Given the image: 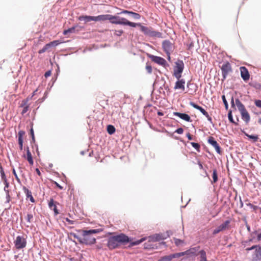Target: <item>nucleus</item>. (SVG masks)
I'll return each instance as SVG.
<instances>
[{
  "mask_svg": "<svg viewBox=\"0 0 261 261\" xmlns=\"http://www.w3.org/2000/svg\"><path fill=\"white\" fill-rule=\"evenodd\" d=\"M48 206L51 210H53L55 215L59 214V213L57 210L56 204L53 198L50 199L48 202Z\"/></svg>",
  "mask_w": 261,
  "mask_h": 261,
  "instance_id": "nucleus-21",
  "label": "nucleus"
},
{
  "mask_svg": "<svg viewBox=\"0 0 261 261\" xmlns=\"http://www.w3.org/2000/svg\"><path fill=\"white\" fill-rule=\"evenodd\" d=\"M222 231H223L222 229H221V228L220 227V226H219L218 227H217L216 229H215L213 230V234L214 235H215Z\"/></svg>",
  "mask_w": 261,
  "mask_h": 261,
  "instance_id": "nucleus-44",
  "label": "nucleus"
},
{
  "mask_svg": "<svg viewBox=\"0 0 261 261\" xmlns=\"http://www.w3.org/2000/svg\"><path fill=\"white\" fill-rule=\"evenodd\" d=\"M74 30H75V28L74 27H72V28H69V29H68L67 30H64V32H63V34L64 35H66L68 33H71L74 32Z\"/></svg>",
  "mask_w": 261,
  "mask_h": 261,
  "instance_id": "nucleus-36",
  "label": "nucleus"
},
{
  "mask_svg": "<svg viewBox=\"0 0 261 261\" xmlns=\"http://www.w3.org/2000/svg\"><path fill=\"white\" fill-rule=\"evenodd\" d=\"M15 246L17 249H20L25 247L27 245V241L22 236H17L14 242Z\"/></svg>",
  "mask_w": 261,
  "mask_h": 261,
  "instance_id": "nucleus-7",
  "label": "nucleus"
},
{
  "mask_svg": "<svg viewBox=\"0 0 261 261\" xmlns=\"http://www.w3.org/2000/svg\"><path fill=\"white\" fill-rule=\"evenodd\" d=\"M29 101V97H28L27 98L22 100L21 103L20 105V107L24 108L25 107H29L30 105L28 104V102Z\"/></svg>",
  "mask_w": 261,
  "mask_h": 261,
  "instance_id": "nucleus-32",
  "label": "nucleus"
},
{
  "mask_svg": "<svg viewBox=\"0 0 261 261\" xmlns=\"http://www.w3.org/2000/svg\"><path fill=\"white\" fill-rule=\"evenodd\" d=\"M110 14H103L94 16V21H103L109 20Z\"/></svg>",
  "mask_w": 261,
  "mask_h": 261,
  "instance_id": "nucleus-19",
  "label": "nucleus"
},
{
  "mask_svg": "<svg viewBox=\"0 0 261 261\" xmlns=\"http://www.w3.org/2000/svg\"><path fill=\"white\" fill-rule=\"evenodd\" d=\"M33 219V216L31 214H28L27 216L26 220L29 223H31Z\"/></svg>",
  "mask_w": 261,
  "mask_h": 261,
  "instance_id": "nucleus-43",
  "label": "nucleus"
},
{
  "mask_svg": "<svg viewBox=\"0 0 261 261\" xmlns=\"http://www.w3.org/2000/svg\"><path fill=\"white\" fill-rule=\"evenodd\" d=\"M4 184H5V187H4V190L7 193V195H6V197H7V201L8 202H9L10 201V194H9V191L8 190H7V189H8L9 187V183L8 182V180H6V181H3Z\"/></svg>",
  "mask_w": 261,
  "mask_h": 261,
  "instance_id": "nucleus-26",
  "label": "nucleus"
},
{
  "mask_svg": "<svg viewBox=\"0 0 261 261\" xmlns=\"http://www.w3.org/2000/svg\"><path fill=\"white\" fill-rule=\"evenodd\" d=\"M130 15H132L133 17L135 19H139L141 17L140 15L139 14L134 12L133 11H131V13Z\"/></svg>",
  "mask_w": 261,
  "mask_h": 261,
  "instance_id": "nucleus-37",
  "label": "nucleus"
},
{
  "mask_svg": "<svg viewBox=\"0 0 261 261\" xmlns=\"http://www.w3.org/2000/svg\"><path fill=\"white\" fill-rule=\"evenodd\" d=\"M173 115L178 116L181 119H183L187 122H192L190 117L187 114L181 113L179 112H173Z\"/></svg>",
  "mask_w": 261,
  "mask_h": 261,
  "instance_id": "nucleus-18",
  "label": "nucleus"
},
{
  "mask_svg": "<svg viewBox=\"0 0 261 261\" xmlns=\"http://www.w3.org/2000/svg\"><path fill=\"white\" fill-rule=\"evenodd\" d=\"M246 205L249 206L250 208H252L254 212H256V210L259 208V207L258 206L254 205L251 203H246Z\"/></svg>",
  "mask_w": 261,
  "mask_h": 261,
  "instance_id": "nucleus-38",
  "label": "nucleus"
},
{
  "mask_svg": "<svg viewBox=\"0 0 261 261\" xmlns=\"http://www.w3.org/2000/svg\"><path fill=\"white\" fill-rule=\"evenodd\" d=\"M107 246L110 250L118 248L114 237L111 236L108 238Z\"/></svg>",
  "mask_w": 261,
  "mask_h": 261,
  "instance_id": "nucleus-12",
  "label": "nucleus"
},
{
  "mask_svg": "<svg viewBox=\"0 0 261 261\" xmlns=\"http://www.w3.org/2000/svg\"><path fill=\"white\" fill-rule=\"evenodd\" d=\"M185 80L184 79H179L175 83L174 89L175 90L176 89H180L182 91H184L185 90Z\"/></svg>",
  "mask_w": 261,
  "mask_h": 261,
  "instance_id": "nucleus-17",
  "label": "nucleus"
},
{
  "mask_svg": "<svg viewBox=\"0 0 261 261\" xmlns=\"http://www.w3.org/2000/svg\"><path fill=\"white\" fill-rule=\"evenodd\" d=\"M222 100H223V103H224V105H225V108H226V109H228V103H227V101H226V98H225V95H222Z\"/></svg>",
  "mask_w": 261,
  "mask_h": 261,
  "instance_id": "nucleus-48",
  "label": "nucleus"
},
{
  "mask_svg": "<svg viewBox=\"0 0 261 261\" xmlns=\"http://www.w3.org/2000/svg\"><path fill=\"white\" fill-rule=\"evenodd\" d=\"M255 105L256 107L261 108V100H255Z\"/></svg>",
  "mask_w": 261,
  "mask_h": 261,
  "instance_id": "nucleus-51",
  "label": "nucleus"
},
{
  "mask_svg": "<svg viewBox=\"0 0 261 261\" xmlns=\"http://www.w3.org/2000/svg\"><path fill=\"white\" fill-rule=\"evenodd\" d=\"M212 177H213V181H212V183H216L218 181V175H217V171L216 169H214L213 170V174H212Z\"/></svg>",
  "mask_w": 261,
  "mask_h": 261,
  "instance_id": "nucleus-31",
  "label": "nucleus"
},
{
  "mask_svg": "<svg viewBox=\"0 0 261 261\" xmlns=\"http://www.w3.org/2000/svg\"><path fill=\"white\" fill-rule=\"evenodd\" d=\"M119 19H120V17L114 16L110 14V19L109 21L112 24H119L118 23H115L117 22H119Z\"/></svg>",
  "mask_w": 261,
  "mask_h": 261,
  "instance_id": "nucleus-29",
  "label": "nucleus"
},
{
  "mask_svg": "<svg viewBox=\"0 0 261 261\" xmlns=\"http://www.w3.org/2000/svg\"><path fill=\"white\" fill-rule=\"evenodd\" d=\"M124 33L123 31L122 30H115L114 34L115 36H120L122 35V34Z\"/></svg>",
  "mask_w": 261,
  "mask_h": 261,
  "instance_id": "nucleus-40",
  "label": "nucleus"
},
{
  "mask_svg": "<svg viewBox=\"0 0 261 261\" xmlns=\"http://www.w3.org/2000/svg\"><path fill=\"white\" fill-rule=\"evenodd\" d=\"M175 133H177V134H182L184 132V129L183 128H182L181 127L180 128H178V129H177L175 132Z\"/></svg>",
  "mask_w": 261,
  "mask_h": 261,
  "instance_id": "nucleus-53",
  "label": "nucleus"
},
{
  "mask_svg": "<svg viewBox=\"0 0 261 261\" xmlns=\"http://www.w3.org/2000/svg\"><path fill=\"white\" fill-rule=\"evenodd\" d=\"M174 242L176 246H179L184 243L182 240L178 239H174Z\"/></svg>",
  "mask_w": 261,
  "mask_h": 261,
  "instance_id": "nucleus-46",
  "label": "nucleus"
},
{
  "mask_svg": "<svg viewBox=\"0 0 261 261\" xmlns=\"http://www.w3.org/2000/svg\"><path fill=\"white\" fill-rule=\"evenodd\" d=\"M131 13V11L126 10H122L120 12L118 13V14H129L130 15Z\"/></svg>",
  "mask_w": 261,
  "mask_h": 261,
  "instance_id": "nucleus-49",
  "label": "nucleus"
},
{
  "mask_svg": "<svg viewBox=\"0 0 261 261\" xmlns=\"http://www.w3.org/2000/svg\"><path fill=\"white\" fill-rule=\"evenodd\" d=\"M184 68V64L182 61L178 60L175 63V66L174 69L173 75L179 80L181 77V73Z\"/></svg>",
  "mask_w": 261,
  "mask_h": 261,
  "instance_id": "nucleus-4",
  "label": "nucleus"
},
{
  "mask_svg": "<svg viewBox=\"0 0 261 261\" xmlns=\"http://www.w3.org/2000/svg\"><path fill=\"white\" fill-rule=\"evenodd\" d=\"M82 236L77 238L80 243L85 244L86 245L94 244L96 242V239L93 237V234H96L101 231L100 229H90L89 230H82ZM74 237L76 238L75 234H74Z\"/></svg>",
  "mask_w": 261,
  "mask_h": 261,
  "instance_id": "nucleus-1",
  "label": "nucleus"
},
{
  "mask_svg": "<svg viewBox=\"0 0 261 261\" xmlns=\"http://www.w3.org/2000/svg\"><path fill=\"white\" fill-rule=\"evenodd\" d=\"M12 172H13V174H14V176H15V178H16V180H17V181L18 183L20 184V183H21L20 179H19V178L18 177V175H17V174L16 172V171H15V169H14V168H13Z\"/></svg>",
  "mask_w": 261,
  "mask_h": 261,
  "instance_id": "nucleus-42",
  "label": "nucleus"
},
{
  "mask_svg": "<svg viewBox=\"0 0 261 261\" xmlns=\"http://www.w3.org/2000/svg\"><path fill=\"white\" fill-rule=\"evenodd\" d=\"M255 249L254 253L252 254V258L254 261H258L261 260V247L254 245L250 248H246L247 251Z\"/></svg>",
  "mask_w": 261,
  "mask_h": 261,
  "instance_id": "nucleus-5",
  "label": "nucleus"
},
{
  "mask_svg": "<svg viewBox=\"0 0 261 261\" xmlns=\"http://www.w3.org/2000/svg\"><path fill=\"white\" fill-rule=\"evenodd\" d=\"M27 159L31 165H33L34 161L33 160V158H32L31 153L30 151L29 147H27Z\"/></svg>",
  "mask_w": 261,
  "mask_h": 261,
  "instance_id": "nucleus-27",
  "label": "nucleus"
},
{
  "mask_svg": "<svg viewBox=\"0 0 261 261\" xmlns=\"http://www.w3.org/2000/svg\"><path fill=\"white\" fill-rule=\"evenodd\" d=\"M64 220H65V221L66 222H67L68 223V224H73L74 223V221H72V220H70L69 218H64Z\"/></svg>",
  "mask_w": 261,
  "mask_h": 261,
  "instance_id": "nucleus-54",
  "label": "nucleus"
},
{
  "mask_svg": "<svg viewBox=\"0 0 261 261\" xmlns=\"http://www.w3.org/2000/svg\"><path fill=\"white\" fill-rule=\"evenodd\" d=\"M30 133H31V135L32 136L33 141H34L35 140V136H34V130H33V128H32L31 129Z\"/></svg>",
  "mask_w": 261,
  "mask_h": 261,
  "instance_id": "nucleus-55",
  "label": "nucleus"
},
{
  "mask_svg": "<svg viewBox=\"0 0 261 261\" xmlns=\"http://www.w3.org/2000/svg\"><path fill=\"white\" fill-rule=\"evenodd\" d=\"M181 256V254L178 253L170 254L169 255L161 257L158 261H171L174 258H177Z\"/></svg>",
  "mask_w": 261,
  "mask_h": 261,
  "instance_id": "nucleus-14",
  "label": "nucleus"
},
{
  "mask_svg": "<svg viewBox=\"0 0 261 261\" xmlns=\"http://www.w3.org/2000/svg\"><path fill=\"white\" fill-rule=\"evenodd\" d=\"M35 171H36V172L37 174L39 176H41V172H40V170H39V169L38 168H36V169H35Z\"/></svg>",
  "mask_w": 261,
  "mask_h": 261,
  "instance_id": "nucleus-60",
  "label": "nucleus"
},
{
  "mask_svg": "<svg viewBox=\"0 0 261 261\" xmlns=\"http://www.w3.org/2000/svg\"><path fill=\"white\" fill-rule=\"evenodd\" d=\"M162 47L164 50L168 55V58L170 59L169 55L173 48L172 43L169 40H165L162 43Z\"/></svg>",
  "mask_w": 261,
  "mask_h": 261,
  "instance_id": "nucleus-10",
  "label": "nucleus"
},
{
  "mask_svg": "<svg viewBox=\"0 0 261 261\" xmlns=\"http://www.w3.org/2000/svg\"><path fill=\"white\" fill-rule=\"evenodd\" d=\"M228 119L229 120L232 122V123H235V122L233 121V118H232V114H231V111H230L228 113Z\"/></svg>",
  "mask_w": 261,
  "mask_h": 261,
  "instance_id": "nucleus-45",
  "label": "nucleus"
},
{
  "mask_svg": "<svg viewBox=\"0 0 261 261\" xmlns=\"http://www.w3.org/2000/svg\"><path fill=\"white\" fill-rule=\"evenodd\" d=\"M54 184L58 187L60 190H62L63 189V187L60 186L57 182L54 181Z\"/></svg>",
  "mask_w": 261,
  "mask_h": 261,
  "instance_id": "nucleus-57",
  "label": "nucleus"
},
{
  "mask_svg": "<svg viewBox=\"0 0 261 261\" xmlns=\"http://www.w3.org/2000/svg\"><path fill=\"white\" fill-rule=\"evenodd\" d=\"M22 108H23V109L21 112V114L22 115H23L25 113H26L28 111L29 107H24Z\"/></svg>",
  "mask_w": 261,
  "mask_h": 261,
  "instance_id": "nucleus-52",
  "label": "nucleus"
},
{
  "mask_svg": "<svg viewBox=\"0 0 261 261\" xmlns=\"http://www.w3.org/2000/svg\"><path fill=\"white\" fill-rule=\"evenodd\" d=\"M151 59L153 62L160 65L165 66L167 63L166 61L164 58L160 57L152 56Z\"/></svg>",
  "mask_w": 261,
  "mask_h": 261,
  "instance_id": "nucleus-15",
  "label": "nucleus"
},
{
  "mask_svg": "<svg viewBox=\"0 0 261 261\" xmlns=\"http://www.w3.org/2000/svg\"><path fill=\"white\" fill-rule=\"evenodd\" d=\"M0 173L1 175L2 179L3 181H6L7 180V179L6 178V176L5 174L4 171L3 170V168L1 165H0Z\"/></svg>",
  "mask_w": 261,
  "mask_h": 261,
  "instance_id": "nucleus-34",
  "label": "nucleus"
},
{
  "mask_svg": "<svg viewBox=\"0 0 261 261\" xmlns=\"http://www.w3.org/2000/svg\"><path fill=\"white\" fill-rule=\"evenodd\" d=\"M165 239V238H164L162 234H155L149 237V241L156 242L159 241L160 240H164Z\"/></svg>",
  "mask_w": 261,
  "mask_h": 261,
  "instance_id": "nucleus-20",
  "label": "nucleus"
},
{
  "mask_svg": "<svg viewBox=\"0 0 261 261\" xmlns=\"http://www.w3.org/2000/svg\"><path fill=\"white\" fill-rule=\"evenodd\" d=\"M186 136L189 140H191L192 139V135L189 133H187Z\"/></svg>",
  "mask_w": 261,
  "mask_h": 261,
  "instance_id": "nucleus-59",
  "label": "nucleus"
},
{
  "mask_svg": "<svg viewBox=\"0 0 261 261\" xmlns=\"http://www.w3.org/2000/svg\"><path fill=\"white\" fill-rule=\"evenodd\" d=\"M208 142L211 144L216 149V151L219 153L221 154V151L220 146L217 141L215 140L214 137H210L208 139Z\"/></svg>",
  "mask_w": 261,
  "mask_h": 261,
  "instance_id": "nucleus-13",
  "label": "nucleus"
},
{
  "mask_svg": "<svg viewBox=\"0 0 261 261\" xmlns=\"http://www.w3.org/2000/svg\"><path fill=\"white\" fill-rule=\"evenodd\" d=\"M146 70L149 73H151L152 72V67L150 65H147L146 66Z\"/></svg>",
  "mask_w": 261,
  "mask_h": 261,
  "instance_id": "nucleus-50",
  "label": "nucleus"
},
{
  "mask_svg": "<svg viewBox=\"0 0 261 261\" xmlns=\"http://www.w3.org/2000/svg\"><path fill=\"white\" fill-rule=\"evenodd\" d=\"M114 237L118 248H119L121 245H125L127 243H130V245L132 246L137 245L145 240V238H143L139 240L132 242V240L128 236L122 233L114 236Z\"/></svg>",
  "mask_w": 261,
  "mask_h": 261,
  "instance_id": "nucleus-2",
  "label": "nucleus"
},
{
  "mask_svg": "<svg viewBox=\"0 0 261 261\" xmlns=\"http://www.w3.org/2000/svg\"><path fill=\"white\" fill-rule=\"evenodd\" d=\"M115 130H116V129L113 125H109L107 126V132L109 134H110V135L113 134L115 132Z\"/></svg>",
  "mask_w": 261,
  "mask_h": 261,
  "instance_id": "nucleus-33",
  "label": "nucleus"
},
{
  "mask_svg": "<svg viewBox=\"0 0 261 261\" xmlns=\"http://www.w3.org/2000/svg\"><path fill=\"white\" fill-rule=\"evenodd\" d=\"M236 105L239 110V111L241 112L244 110H246L244 106L243 105V104L240 101L239 99H236Z\"/></svg>",
  "mask_w": 261,
  "mask_h": 261,
  "instance_id": "nucleus-28",
  "label": "nucleus"
},
{
  "mask_svg": "<svg viewBox=\"0 0 261 261\" xmlns=\"http://www.w3.org/2000/svg\"><path fill=\"white\" fill-rule=\"evenodd\" d=\"M18 144L20 150H22L23 149V139L18 138Z\"/></svg>",
  "mask_w": 261,
  "mask_h": 261,
  "instance_id": "nucleus-47",
  "label": "nucleus"
},
{
  "mask_svg": "<svg viewBox=\"0 0 261 261\" xmlns=\"http://www.w3.org/2000/svg\"><path fill=\"white\" fill-rule=\"evenodd\" d=\"M198 164L199 165V168L200 169H203V166H202V164L201 163V162H198Z\"/></svg>",
  "mask_w": 261,
  "mask_h": 261,
  "instance_id": "nucleus-61",
  "label": "nucleus"
},
{
  "mask_svg": "<svg viewBox=\"0 0 261 261\" xmlns=\"http://www.w3.org/2000/svg\"><path fill=\"white\" fill-rule=\"evenodd\" d=\"M23 190L24 192V193L26 195V196H27V198H29L30 199V200L34 203L35 202V199L34 198H33L32 195V192L31 191H30L28 188H27L25 187H23Z\"/></svg>",
  "mask_w": 261,
  "mask_h": 261,
  "instance_id": "nucleus-22",
  "label": "nucleus"
},
{
  "mask_svg": "<svg viewBox=\"0 0 261 261\" xmlns=\"http://www.w3.org/2000/svg\"><path fill=\"white\" fill-rule=\"evenodd\" d=\"M240 69L242 78L245 81L249 80L250 75L247 69L245 67H241Z\"/></svg>",
  "mask_w": 261,
  "mask_h": 261,
  "instance_id": "nucleus-16",
  "label": "nucleus"
},
{
  "mask_svg": "<svg viewBox=\"0 0 261 261\" xmlns=\"http://www.w3.org/2000/svg\"><path fill=\"white\" fill-rule=\"evenodd\" d=\"M257 239L258 240H260L261 239V232L257 235Z\"/></svg>",
  "mask_w": 261,
  "mask_h": 261,
  "instance_id": "nucleus-63",
  "label": "nucleus"
},
{
  "mask_svg": "<svg viewBox=\"0 0 261 261\" xmlns=\"http://www.w3.org/2000/svg\"><path fill=\"white\" fill-rule=\"evenodd\" d=\"M199 247L192 248L185 252L178 253L181 254V256L184 255H187L189 257H193L198 255V252Z\"/></svg>",
  "mask_w": 261,
  "mask_h": 261,
  "instance_id": "nucleus-9",
  "label": "nucleus"
},
{
  "mask_svg": "<svg viewBox=\"0 0 261 261\" xmlns=\"http://www.w3.org/2000/svg\"><path fill=\"white\" fill-rule=\"evenodd\" d=\"M158 115L159 116H163V115H164V114H163V113H162V112H161L159 111V112H158Z\"/></svg>",
  "mask_w": 261,
  "mask_h": 261,
  "instance_id": "nucleus-64",
  "label": "nucleus"
},
{
  "mask_svg": "<svg viewBox=\"0 0 261 261\" xmlns=\"http://www.w3.org/2000/svg\"><path fill=\"white\" fill-rule=\"evenodd\" d=\"M242 118L244 120L246 123H248L250 121V116L246 110L240 112Z\"/></svg>",
  "mask_w": 261,
  "mask_h": 261,
  "instance_id": "nucleus-24",
  "label": "nucleus"
},
{
  "mask_svg": "<svg viewBox=\"0 0 261 261\" xmlns=\"http://www.w3.org/2000/svg\"><path fill=\"white\" fill-rule=\"evenodd\" d=\"M191 145L195 148L198 151H200V145L198 143H195V142H191Z\"/></svg>",
  "mask_w": 261,
  "mask_h": 261,
  "instance_id": "nucleus-39",
  "label": "nucleus"
},
{
  "mask_svg": "<svg viewBox=\"0 0 261 261\" xmlns=\"http://www.w3.org/2000/svg\"><path fill=\"white\" fill-rule=\"evenodd\" d=\"M48 49H49V48L48 47L47 44H46L44 46V47L41 49H40L38 51V53L40 54H42V53L45 52L46 50H48Z\"/></svg>",
  "mask_w": 261,
  "mask_h": 261,
  "instance_id": "nucleus-41",
  "label": "nucleus"
},
{
  "mask_svg": "<svg viewBox=\"0 0 261 261\" xmlns=\"http://www.w3.org/2000/svg\"><path fill=\"white\" fill-rule=\"evenodd\" d=\"M140 27L141 31L146 36L152 38H162V33L155 31L151 27H147L141 25H138Z\"/></svg>",
  "mask_w": 261,
  "mask_h": 261,
  "instance_id": "nucleus-3",
  "label": "nucleus"
},
{
  "mask_svg": "<svg viewBox=\"0 0 261 261\" xmlns=\"http://www.w3.org/2000/svg\"><path fill=\"white\" fill-rule=\"evenodd\" d=\"M78 19L80 21L85 20V22L90 21H94V16L88 15H81L79 17Z\"/></svg>",
  "mask_w": 261,
  "mask_h": 261,
  "instance_id": "nucleus-23",
  "label": "nucleus"
},
{
  "mask_svg": "<svg viewBox=\"0 0 261 261\" xmlns=\"http://www.w3.org/2000/svg\"><path fill=\"white\" fill-rule=\"evenodd\" d=\"M222 74V81H224L226 78L227 76L232 72V68L230 64L227 62L224 63L221 67Z\"/></svg>",
  "mask_w": 261,
  "mask_h": 261,
  "instance_id": "nucleus-6",
  "label": "nucleus"
},
{
  "mask_svg": "<svg viewBox=\"0 0 261 261\" xmlns=\"http://www.w3.org/2000/svg\"><path fill=\"white\" fill-rule=\"evenodd\" d=\"M231 103L232 107H234V101H233V97H232V98H231Z\"/></svg>",
  "mask_w": 261,
  "mask_h": 261,
  "instance_id": "nucleus-62",
  "label": "nucleus"
},
{
  "mask_svg": "<svg viewBox=\"0 0 261 261\" xmlns=\"http://www.w3.org/2000/svg\"><path fill=\"white\" fill-rule=\"evenodd\" d=\"M246 136L248 138L252 139L253 142H256L258 139V137L257 135H250L247 134Z\"/></svg>",
  "mask_w": 261,
  "mask_h": 261,
  "instance_id": "nucleus-35",
  "label": "nucleus"
},
{
  "mask_svg": "<svg viewBox=\"0 0 261 261\" xmlns=\"http://www.w3.org/2000/svg\"><path fill=\"white\" fill-rule=\"evenodd\" d=\"M51 75V71H47L45 72L44 76L45 77H47Z\"/></svg>",
  "mask_w": 261,
  "mask_h": 261,
  "instance_id": "nucleus-58",
  "label": "nucleus"
},
{
  "mask_svg": "<svg viewBox=\"0 0 261 261\" xmlns=\"http://www.w3.org/2000/svg\"><path fill=\"white\" fill-rule=\"evenodd\" d=\"M190 105L193 107L194 108L199 110L203 115H204L207 119V120L210 122H212V118L208 115V113L201 107L196 105L193 101L190 102Z\"/></svg>",
  "mask_w": 261,
  "mask_h": 261,
  "instance_id": "nucleus-8",
  "label": "nucleus"
},
{
  "mask_svg": "<svg viewBox=\"0 0 261 261\" xmlns=\"http://www.w3.org/2000/svg\"><path fill=\"white\" fill-rule=\"evenodd\" d=\"M60 43H61V42L60 41L55 40V41H51L46 44H47L48 47L49 48L51 47L56 46L58 45L59 44H60Z\"/></svg>",
  "mask_w": 261,
  "mask_h": 261,
  "instance_id": "nucleus-30",
  "label": "nucleus"
},
{
  "mask_svg": "<svg viewBox=\"0 0 261 261\" xmlns=\"http://www.w3.org/2000/svg\"><path fill=\"white\" fill-rule=\"evenodd\" d=\"M24 134V132L23 131H20L18 133V138H21V139L22 138L23 135Z\"/></svg>",
  "mask_w": 261,
  "mask_h": 261,
  "instance_id": "nucleus-56",
  "label": "nucleus"
},
{
  "mask_svg": "<svg viewBox=\"0 0 261 261\" xmlns=\"http://www.w3.org/2000/svg\"><path fill=\"white\" fill-rule=\"evenodd\" d=\"M116 23H118L119 24L128 25L134 28L136 27L137 25H140V23L130 22L124 17H120L119 22H117Z\"/></svg>",
  "mask_w": 261,
  "mask_h": 261,
  "instance_id": "nucleus-11",
  "label": "nucleus"
},
{
  "mask_svg": "<svg viewBox=\"0 0 261 261\" xmlns=\"http://www.w3.org/2000/svg\"><path fill=\"white\" fill-rule=\"evenodd\" d=\"M230 220H226L225 222H224L222 224L220 225V227L221 228V229H222L223 231L229 229L230 228Z\"/></svg>",
  "mask_w": 261,
  "mask_h": 261,
  "instance_id": "nucleus-25",
  "label": "nucleus"
}]
</instances>
